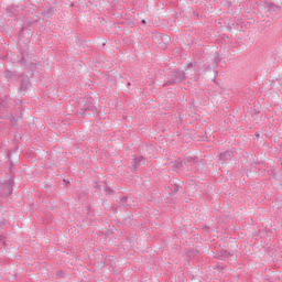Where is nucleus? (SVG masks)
<instances>
[{"label": "nucleus", "instance_id": "1", "mask_svg": "<svg viewBox=\"0 0 282 282\" xmlns=\"http://www.w3.org/2000/svg\"><path fill=\"white\" fill-rule=\"evenodd\" d=\"M93 100L91 97H87L85 104H79L78 116H89V112L96 113V106H94Z\"/></svg>", "mask_w": 282, "mask_h": 282}, {"label": "nucleus", "instance_id": "2", "mask_svg": "<svg viewBox=\"0 0 282 282\" xmlns=\"http://www.w3.org/2000/svg\"><path fill=\"white\" fill-rule=\"evenodd\" d=\"M186 79V73L184 70H172L167 75L166 85H178V83H184Z\"/></svg>", "mask_w": 282, "mask_h": 282}, {"label": "nucleus", "instance_id": "3", "mask_svg": "<svg viewBox=\"0 0 282 282\" xmlns=\"http://www.w3.org/2000/svg\"><path fill=\"white\" fill-rule=\"evenodd\" d=\"M14 186V181L12 178L6 180L3 183L0 182V195L2 197H10Z\"/></svg>", "mask_w": 282, "mask_h": 282}, {"label": "nucleus", "instance_id": "4", "mask_svg": "<svg viewBox=\"0 0 282 282\" xmlns=\"http://www.w3.org/2000/svg\"><path fill=\"white\" fill-rule=\"evenodd\" d=\"M12 105H14V100L13 99H10L8 97L2 99V101L0 102V111H1V113L8 111V109H11Z\"/></svg>", "mask_w": 282, "mask_h": 282}, {"label": "nucleus", "instance_id": "5", "mask_svg": "<svg viewBox=\"0 0 282 282\" xmlns=\"http://www.w3.org/2000/svg\"><path fill=\"white\" fill-rule=\"evenodd\" d=\"M143 164H147V159L144 156L134 158L131 162L133 171H138V169H140V166H143Z\"/></svg>", "mask_w": 282, "mask_h": 282}, {"label": "nucleus", "instance_id": "6", "mask_svg": "<svg viewBox=\"0 0 282 282\" xmlns=\"http://www.w3.org/2000/svg\"><path fill=\"white\" fill-rule=\"evenodd\" d=\"M219 160L221 164H228L232 160V154L230 151H225L219 154Z\"/></svg>", "mask_w": 282, "mask_h": 282}, {"label": "nucleus", "instance_id": "7", "mask_svg": "<svg viewBox=\"0 0 282 282\" xmlns=\"http://www.w3.org/2000/svg\"><path fill=\"white\" fill-rule=\"evenodd\" d=\"M229 257H235V252H230L228 250H220L218 252V259L225 261V259H229Z\"/></svg>", "mask_w": 282, "mask_h": 282}, {"label": "nucleus", "instance_id": "8", "mask_svg": "<svg viewBox=\"0 0 282 282\" xmlns=\"http://www.w3.org/2000/svg\"><path fill=\"white\" fill-rule=\"evenodd\" d=\"M32 87V83H30L29 78H23L21 80V91H28Z\"/></svg>", "mask_w": 282, "mask_h": 282}, {"label": "nucleus", "instance_id": "9", "mask_svg": "<svg viewBox=\"0 0 282 282\" xmlns=\"http://www.w3.org/2000/svg\"><path fill=\"white\" fill-rule=\"evenodd\" d=\"M21 59L18 61L19 65H21L22 67H25L28 65V59L25 58V56H28V53H21Z\"/></svg>", "mask_w": 282, "mask_h": 282}, {"label": "nucleus", "instance_id": "10", "mask_svg": "<svg viewBox=\"0 0 282 282\" xmlns=\"http://www.w3.org/2000/svg\"><path fill=\"white\" fill-rule=\"evenodd\" d=\"M9 120L11 122V124L17 126V123L19 122V120H21V116L14 117V115H9Z\"/></svg>", "mask_w": 282, "mask_h": 282}, {"label": "nucleus", "instance_id": "11", "mask_svg": "<svg viewBox=\"0 0 282 282\" xmlns=\"http://www.w3.org/2000/svg\"><path fill=\"white\" fill-rule=\"evenodd\" d=\"M102 189L105 191L106 195H113V189L107 186V183H102Z\"/></svg>", "mask_w": 282, "mask_h": 282}, {"label": "nucleus", "instance_id": "12", "mask_svg": "<svg viewBox=\"0 0 282 282\" xmlns=\"http://www.w3.org/2000/svg\"><path fill=\"white\" fill-rule=\"evenodd\" d=\"M8 158H9V162H10V173H12V171H14V163H12V151L11 150H8V153H7Z\"/></svg>", "mask_w": 282, "mask_h": 282}, {"label": "nucleus", "instance_id": "13", "mask_svg": "<svg viewBox=\"0 0 282 282\" xmlns=\"http://www.w3.org/2000/svg\"><path fill=\"white\" fill-rule=\"evenodd\" d=\"M120 206H122L123 208L129 206V198L127 196L121 197Z\"/></svg>", "mask_w": 282, "mask_h": 282}, {"label": "nucleus", "instance_id": "14", "mask_svg": "<svg viewBox=\"0 0 282 282\" xmlns=\"http://www.w3.org/2000/svg\"><path fill=\"white\" fill-rule=\"evenodd\" d=\"M15 73L12 70H4V78H7L8 80H10V78L14 77Z\"/></svg>", "mask_w": 282, "mask_h": 282}, {"label": "nucleus", "instance_id": "15", "mask_svg": "<svg viewBox=\"0 0 282 282\" xmlns=\"http://www.w3.org/2000/svg\"><path fill=\"white\" fill-rule=\"evenodd\" d=\"M269 10H272L273 12H276V10H281V7H279L274 3H270L269 4Z\"/></svg>", "mask_w": 282, "mask_h": 282}, {"label": "nucleus", "instance_id": "16", "mask_svg": "<svg viewBox=\"0 0 282 282\" xmlns=\"http://www.w3.org/2000/svg\"><path fill=\"white\" fill-rule=\"evenodd\" d=\"M56 276H59V279H65V272L59 270L57 271Z\"/></svg>", "mask_w": 282, "mask_h": 282}, {"label": "nucleus", "instance_id": "17", "mask_svg": "<svg viewBox=\"0 0 282 282\" xmlns=\"http://www.w3.org/2000/svg\"><path fill=\"white\" fill-rule=\"evenodd\" d=\"M0 243H2V246H8L6 242V236H0Z\"/></svg>", "mask_w": 282, "mask_h": 282}, {"label": "nucleus", "instance_id": "18", "mask_svg": "<svg viewBox=\"0 0 282 282\" xmlns=\"http://www.w3.org/2000/svg\"><path fill=\"white\" fill-rule=\"evenodd\" d=\"M174 166H176V169H182V162L175 161Z\"/></svg>", "mask_w": 282, "mask_h": 282}, {"label": "nucleus", "instance_id": "19", "mask_svg": "<svg viewBox=\"0 0 282 282\" xmlns=\"http://www.w3.org/2000/svg\"><path fill=\"white\" fill-rule=\"evenodd\" d=\"M4 225H6V220H0V230L1 228H3Z\"/></svg>", "mask_w": 282, "mask_h": 282}, {"label": "nucleus", "instance_id": "20", "mask_svg": "<svg viewBox=\"0 0 282 282\" xmlns=\"http://www.w3.org/2000/svg\"><path fill=\"white\" fill-rule=\"evenodd\" d=\"M95 188H98L100 191L102 188V183L95 185Z\"/></svg>", "mask_w": 282, "mask_h": 282}, {"label": "nucleus", "instance_id": "21", "mask_svg": "<svg viewBox=\"0 0 282 282\" xmlns=\"http://www.w3.org/2000/svg\"><path fill=\"white\" fill-rule=\"evenodd\" d=\"M193 67V63H188L186 69H191Z\"/></svg>", "mask_w": 282, "mask_h": 282}, {"label": "nucleus", "instance_id": "22", "mask_svg": "<svg viewBox=\"0 0 282 282\" xmlns=\"http://www.w3.org/2000/svg\"><path fill=\"white\" fill-rule=\"evenodd\" d=\"M141 23H142L143 25H147V20H142Z\"/></svg>", "mask_w": 282, "mask_h": 282}]
</instances>
